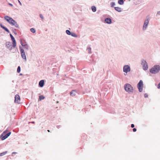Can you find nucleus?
Masks as SVG:
<instances>
[{
	"instance_id": "f257e3e1",
	"label": "nucleus",
	"mask_w": 160,
	"mask_h": 160,
	"mask_svg": "<svg viewBox=\"0 0 160 160\" xmlns=\"http://www.w3.org/2000/svg\"><path fill=\"white\" fill-rule=\"evenodd\" d=\"M159 70H160V66L159 65H155L149 70L150 72L154 74L158 73Z\"/></svg>"
},
{
	"instance_id": "f03ea898",
	"label": "nucleus",
	"mask_w": 160,
	"mask_h": 160,
	"mask_svg": "<svg viewBox=\"0 0 160 160\" xmlns=\"http://www.w3.org/2000/svg\"><path fill=\"white\" fill-rule=\"evenodd\" d=\"M124 88L125 90L129 93L132 92L133 89L132 87L129 83H126L124 85Z\"/></svg>"
},
{
	"instance_id": "7ed1b4c3",
	"label": "nucleus",
	"mask_w": 160,
	"mask_h": 160,
	"mask_svg": "<svg viewBox=\"0 0 160 160\" xmlns=\"http://www.w3.org/2000/svg\"><path fill=\"white\" fill-rule=\"evenodd\" d=\"M150 19L149 17H146L144 21V24L143 26L142 30L143 31H145L146 30L147 27L148 25Z\"/></svg>"
},
{
	"instance_id": "20e7f679",
	"label": "nucleus",
	"mask_w": 160,
	"mask_h": 160,
	"mask_svg": "<svg viewBox=\"0 0 160 160\" xmlns=\"http://www.w3.org/2000/svg\"><path fill=\"white\" fill-rule=\"evenodd\" d=\"M20 51L21 52V55L22 58L25 60V61H27V58L25 52V51L23 49L21 46L19 47Z\"/></svg>"
},
{
	"instance_id": "39448f33",
	"label": "nucleus",
	"mask_w": 160,
	"mask_h": 160,
	"mask_svg": "<svg viewBox=\"0 0 160 160\" xmlns=\"http://www.w3.org/2000/svg\"><path fill=\"white\" fill-rule=\"evenodd\" d=\"M141 65L143 69L144 70H147L148 68V66L146 61L144 59L142 60Z\"/></svg>"
},
{
	"instance_id": "423d86ee",
	"label": "nucleus",
	"mask_w": 160,
	"mask_h": 160,
	"mask_svg": "<svg viewBox=\"0 0 160 160\" xmlns=\"http://www.w3.org/2000/svg\"><path fill=\"white\" fill-rule=\"evenodd\" d=\"M143 85V84L142 81V80H140L137 85V87L139 91L140 92L142 91Z\"/></svg>"
},
{
	"instance_id": "0eeeda50",
	"label": "nucleus",
	"mask_w": 160,
	"mask_h": 160,
	"mask_svg": "<svg viewBox=\"0 0 160 160\" xmlns=\"http://www.w3.org/2000/svg\"><path fill=\"white\" fill-rule=\"evenodd\" d=\"M123 72L126 73L128 72H129L131 70V68L130 66L128 65H126L123 67Z\"/></svg>"
},
{
	"instance_id": "6e6552de",
	"label": "nucleus",
	"mask_w": 160,
	"mask_h": 160,
	"mask_svg": "<svg viewBox=\"0 0 160 160\" xmlns=\"http://www.w3.org/2000/svg\"><path fill=\"white\" fill-rule=\"evenodd\" d=\"M21 44L23 47V48L25 49L26 51H28L29 49V47L27 44L22 43L21 41Z\"/></svg>"
},
{
	"instance_id": "1a4fd4ad",
	"label": "nucleus",
	"mask_w": 160,
	"mask_h": 160,
	"mask_svg": "<svg viewBox=\"0 0 160 160\" xmlns=\"http://www.w3.org/2000/svg\"><path fill=\"white\" fill-rule=\"evenodd\" d=\"M11 134V132H9L5 135L3 136V135L2 134L0 136V138H1L2 140H3L7 138L8 137H9Z\"/></svg>"
},
{
	"instance_id": "9d476101",
	"label": "nucleus",
	"mask_w": 160,
	"mask_h": 160,
	"mask_svg": "<svg viewBox=\"0 0 160 160\" xmlns=\"http://www.w3.org/2000/svg\"><path fill=\"white\" fill-rule=\"evenodd\" d=\"M20 98L18 95H16L15 97L14 102L18 103H20Z\"/></svg>"
},
{
	"instance_id": "9b49d317",
	"label": "nucleus",
	"mask_w": 160,
	"mask_h": 160,
	"mask_svg": "<svg viewBox=\"0 0 160 160\" xmlns=\"http://www.w3.org/2000/svg\"><path fill=\"white\" fill-rule=\"evenodd\" d=\"M11 46V43L10 42H7L6 43V46L7 48L9 49L10 50H11L12 49V47Z\"/></svg>"
},
{
	"instance_id": "f8f14e48",
	"label": "nucleus",
	"mask_w": 160,
	"mask_h": 160,
	"mask_svg": "<svg viewBox=\"0 0 160 160\" xmlns=\"http://www.w3.org/2000/svg\"><path fill=\"white\" fill-rule=\"evenodd\" d=\"M105 22L108 24H110L112 23V21L111 19L109 18H106L105 19Z\"/></svg>"
},
{
	"instance_id": "ddd939ff",
	"label": "nucleus",
	"mask_w": 160,
	"mask_h": 160,
	"mask_svg": "<svg viewBox=\"0 0 160 160\" xmlns=\"http://www.w3.org/2000/svg\"><path fill=\"white\" fill-rule=\"evenodd\" d=\"M12 21V22L11 24L12 25L14 26L16 28H18V25L17 23L14 20H13V21Z\"/></svg>"
},
{
	"instance_id": "4468645a",
	"label": "nucleus",
	"mask_w": 160,
	"mask_h": 160,
	"mask_svg": "<svg viewBox=\"0 0 160 160\" xmlns=\"http://www.w3.org/2000/svg\"><path fill=\"white\" fill-rule=\"evenodd\" d=\"M44 84V80H41L39 83V86L40 87H43Z\"/></svg>"
},
{
	"instance_id": "2eb2a0df",
	"label": "nucleus",
	"mask_w": 160,
	"mask_h": 160,
	"mask_svg": "<svg viewBox=\"0 0 160 160\" xmlns=\"http://www.w3.org/2000/svg\"><path fill=\"white\" fill-rule=\"evenodd\" d=\"M115 9L119 12H121L122 11V9L119 7H114Z\"/></svg>"
},
{
	"instance_id": "dca6fc26",
	"label": "nucleus",
	"mask_w": 160,
	"mask_h": 160,
	"mask_svg": "<svg viewBox=\"0 0 160 160\" xmlns=\"http://www.w3.org/2000/svg\"><path fill=\"white\" fill-rule=\"evenodd\" d=\"M1 27L3 29H4L5 31L7 32H9V30L8 29V28H7L6 27H5L4 26H3L2 24H1L0 25Z\"/></svg>"
},
{
	"instance_id": "f3484780",
	"label": "nucleus",
	"mask_w": 160,
	"mask_h": 160,
	"mask_svg": "<svg viewBox=\"0 0 160 160\" xmlns=\"http://www.w3.org/2000/svg\"><path fill=\"white\" fill-rule=\"evenodd\" d=\"M118 3L120 5H123L124 4L123 0H119L118 1Z\"/></svg>"
},
{
	"instance_id": "a211bd4d",
	"label": "nucleus",
	"mask_w": 160,
	"mask_h": 160,
	"mask_svg": "<svg viewBox=\"0 0 160 160\" xmlns=\"http://www.w3.org/2000/svg\"><path fill=\"white\" fill-rule=\"evenodd\" d=\"M76 92L75 91H72L70 92V95L72 96H74L75 95Z\"/></svg>"
},
{
	"instance_id": "6ab92c4d",
	"label": "nucleus",
	"mask_w": 160,
	"mask_h": 160,
	"mask_svg": "<svg viewBox=\"0 0 160 160\" xmlns=\"http://www.w3.org/2000/svg\"><path fill=\"white\" fill-rule=\"evenodd\" d=\"M91 9L93 12H95L96 11V8L94 6H92L91 7Z\"/></svg>"
},
{
	"instance_id": "aec40b11",
	"label": "nucleus",
	"mask_w": 160,
	"mask_h": 160,
	"mask_svg": "<svg viewBox=\"0 0 160 160\" xmlns=\"http://www.w3.org/2000/svg\"><path fill=\"white\" fill-rule=\"evenodd\" d=\"M70 35H71L72 36L74 37H78L77 35L74 32L71 33V34Z\"/></svg>"
},
{
	"instance_id": "412c9836",
	"label": "nucleus",
	"mask_w": 160,
	"mask_h": 160,
	"mask_svg": "<svg viewBox=\"0 0 160 160\" xmlns=\"http://www.w3.org/2000/svg\"><path fill=\"white\" fill-rule=\"evenodd\" d=\"M87 50L88 51V52L89 53H92L91 52V48L89 47L87 48Z\"/></svg>"
},
{
	"instance_id": "4be33fe9",
	"label": "nucleus",
	"mask_w": 160,
	"mask_h": 160,
	"mask_svg": "<svg viewBox=\"0 0 160 160\" xmlns=\"http://www.w3.org/2000/svg\"><path fill=\"white\" fill-rule=\"evenodd\" d=\"M12 42H13V46H12V48H15L16 45V41L14 40V41H13Z\"/></svg>"
},
{
	"instance_id": "5701e85b",
	"label": "nucleus",
	"mask_w": 160,
	"mask_h": 160,
	"mask_svg": "<svg viewBox=\"0 0 160 160\" xmlns=\"http://www.w3.org/2000/svg\"><path fill=\"white\" fill-rule=\"evenodd\" d=\"M44 98V97L43 96H39V100L41 101Z\"/></svg>"
},
{
	"instance_id": "b1692460",
	"label": "nucleus",
	"mask_w": 160,
	"mask_h": 160,
	"mask_svg": "<svg viewBox=\"0 0 160 160\" xmlns=\"http://www.w3.org/2000/svg\"><path fill=\"white\" fill-rule=\"evenodd\" d=\"M4 19H5L7 21H9V19H10V17L8 16H5L4 17Z\"/></svg>"
},
{
	"instance_id": "393cba45",
	"label": "nucleus",
	"mask_w": 160,
	"mask_h": 160,
	"mask_svg": "<svg viewBox=\"0 0 160 160\" xmlns=\"http://www.w3.org/2000/svg\"><path fill=\"white\" fill-rule=\"evenodd\" d=\"M10 37L11 38V40H12V41L15 40L14 38V37L12 35V34H10Z\"/></svg>"
},
{
	"instance_id": "a878e982",
	"label": "nucleus",
	"mask_w": 160,
	"mask_h": 160,
	"mask_svg": "<svg viewBox=\"0 0 160 160\" xmlns=\"http://www.w3.org/2000/svg\"><path fill=\"white\" fill-rule=\"evenodd\" d=\"M66 33L68 35H70L71 34V32L70 31L68 30H66Z\"/></svg>"
},
{
	"instance_id": "bb28decb",
	"label": "nucleus",
	"mask_w": 160,
	"mask_h": 160,
	"mask_svg": "<svg viewBox=\"0 0 160 160\" xmlns=\"http://www.w3.org/2000/svg\"><path fill=\"white\" fill-rule=\"evenodd\" d=\"M13 19L11 18H10V19H9V21L8 22L11 24L12 22V21H13Z\"/></svg>"
},
{
	"instance_id": "cd10ccee",
	"label": "nucleus",
	"mask_w": 160,
	"mask_h": 160,
	"mask_svg": "<svg viewBox=\"0 0 160 160\" xmlns=\"http://www.w3.org/2000/svg\"><path fill=\"white\" fill-rule=\"evenodd\" d=\"M13 19L11 18H10V19H9V21L8 22L11 24L12 22V21H13Z\"/></svg>"
},
{
	"instance_id": "c85d7f7f",
	"label": "nucleus",
	"mask_w": 160,
	"mask_h": 160,
	"mask_svg": "<svg viewBox=\"0 0 160 160\" xmlns=\"http://www.w3.org/2000/svg\"><path fill=\"white\" fill-rule=\"evenodd\" d=\"M7 152L6 151V152H3L0 153V157L2 156L3 155L6 154L7 153Z\"/></svg>"
},
{
	"instance_id": "c756f323",
	"label": "nucleus",
	"mask_w": 160,
	"mask_h": 160,
	"mask_svg": "<svg viewBox=\"0 0 160 160\" xmlns=\"http://www.w3.org/2000/svg\"><path fill=\"white\" fill-rule=\"evenodd\" d=\"M115 5V3L114 2H112L110 3V5L111 7H113Z\"/></svg>"
},
{
	"instance_id": "7c9ffc66",
	"label": "nucleus",
	"mask_w": 160,
	"mask_h": 160,
	"mask_svg": "<svg viewBox=\"0 0 160 160\" xmlns=\"http://www.w3.org/2000/svg\"><path fill=\"white\" fill-rule=\"evenodd\" d=\"M30 30L31 32L32 33H34L36 32V30L34 28H31Z\"/></svg>"
},
{
	"instance_id": "2f4dec72",
	"label": "nucleus",
	"mask_w": 160,
	"mask_h": 160,
	"mask_svg": "<svg viewBox=\"0 0 160 160\" xmlns=\"http://www.w3.org/2000/svg\"><path fill=\"white\" fill-rule=\"evenodd\" d=\"M21 68L20 66H18V68L17 72L18 73H19L20 72Z\"/></svg>"
},
{
	"instance_id": "473e14b6",
	"label": "nucleus",
	"mask_w": 160,
	"mask_h": 160,
	"mask_svg": "<svg viewBox=\"0 0 160 160\" xmlns=\"http://www.w3.org/2000/svg\"><path fill=\"white\" fill-rule=\"evenodd\" d=\"M39 16H40V17L42 19H44V17L43 16V15L42 14H40L39 15Z\"/></svg>"
},
{
	"instance_id": "72a5a7b5",
	"label": "nucleus",
	"mask_w": 160,
	"mask_h": 160,
	"mask_svg": "<svg viewBox=\"0 0 160 160\" xmlns=\"http://www.w3.org/2000/svg\"><path fill=\"white\" fill-rule=\"evenodd\" d=\"M144 97H145V98H147V97H148V94H147L145 93V94H144Z\"/></svg>"
},
{
	"instance_id": "f704fd0d",
	"label": "nucleus",
	"mask_w": 160,
	"mask_h": 160,
	"mask_svg": "<svg viewBox=\"0 0 160 160\" xmlns=\"http://www.w3.org/2000/svg\"><path fill=\"white\" fill-rule=\"evenodd\" d=\"M137 131V129L136 128H133V132H135Z\"/></svg>"
},
{
	"instance_id": "c9c22d12",
	"label": "nucleus",
	"mask_w": 160,
	"mask_h": 160,
	"mask_svg": "<svg viewBox=\"0 0 160 160\" xmlns=\"http://www.w3.org/2000/svg\"><path fill=\"white\" fill-rule=\"evenodd\" d=\"M131 127L132 128H133L134 127V125L133 124H132L131 125Z\"/></svg>"
},
{
	"instance_id": "e433bc0d",
	"label": "nucleus",
	"mask_w": 160,
	"mask_h": 160,
	"mask_svg": "<svg viewBox=\"0 0 160 160\" xmlns=\"http://www.w3.org/2000/svg\"><path fill=\"white\" fill-rule=\"evenodd\" d=\"M158 88L160 89V82L158 84Z\"/></svg>"
},
{
	"instance_id": "4c0bfd02",
	"label": "nucleus",
	"mask_w": 160,
	"mask_h": 160,
	"mask_svg": "<svg viewBox=\"0 0 160 160\" xmlns=\"http://www.w3.org/2000/svg\"><path fill=\"white\" fill-rule=\"evenodd\" d=\"M7 132V130H6L5 131H4V132H3V133L2 134L3 135L4 134H5L6 132Z\"/></svg>"
},
{
	"instance_id": "58836bf2",
	"label": "nucleus",
	"mask_w": 160,
	"mask_h": 160,
	"mask_svg": "<svg viewBox=\"0 0 160 160\" xmlns=\"http://www.w3.org/2000/svg\"><path fill=\"white\" fill-rule=\"evenodd\" d=\"M18 1L19 3L20 4L21 6L22 5V3L21 2H20V1L19 0H18Z\"/></svg>"
},
{
	"instance_id": "ea45409f",
	"label": "nucleus",
	"mask_w": 160,
	"mask_h": 160,
	"mask_svg": "<svg viewBox=\"0 0 160 160\" xmlns=\"http://www.w3.org/2000/svg\"><path fill=\"white\" fill-rule=\"evenodd\" d=\"M157 14L158 15H160V11H158L157 12Z\"/></svg>"
},
{
	"instance_id": "a19ab883",
	"label": "nucleus",
	"mask_w": 160,
	"mask_h": 160,
	"mask_svg": "<svg viewBox=\"0 0 160 160\" xmlns=\"http://www.w3.org/2000/svg\"><path fill=\"white\" fill-rule=\"evenodd\" d=\"M16 153H17V152H13L12 153V155L13 154H16Z\"/></svg>"
},
{
	"instance_id": "79ce46f5",
	"label": "nucleus",
	"mask_w": 160,
	"mask_h": 160,
	"mask_svg": "<svg viewBox=\"0 0 160 160\" xmlns=\"http://www.w3.org/2000/svg\"><path fill=\"white\" fill-rule=\"evenodd\" d=\"M9 5H10V6H13V5L12 4L10 3H9Z\"/></svg>"
},
{
	"instance_id": "37998d69",
	"label": "nucleus",
	"mask_w": 160,
	"mask_h": 160,
	"mask_svg": "<svg viewBox=\"0 0 160 160\" xmlns=\"http://www.w3.org/2000/svg\"><path fill=\"white\" fill-rule=\"evenodd\" d=\"M57 127L58 128H59V126H57Z\"/></svg>"
},
{
	"instance_id": "c03bdc74",
	"label": "nucleus",
	"mask_w": 160,
	"mask_h": 160,
	"mask_svg": "<svg viewBox=\"0 0 160 160\" xmlns=\"http://www.w3.org/2000/svg\"><path fill=\"white\" fill-rule=\"evenodd\" d=\"M14 33H15V34H16V35L17 34V33H16V32H14Z\"/></svg>"
},
{
	"instance_id": "a18cd8bd",
	"label": "nucleus",
	"mask_w": 160,
	"mask_h": 160,
	"mask_svg": "<svg viewBox=\"0 0 160 160\" xmlns=\"http://www.w3.org/2000/svg\"><path fill=\"white\" fill-rule=\"evenodd\" d=\"M48 132H50V131H49V130H48Z\"/></svg>"
},
{
	"instance_id": "49530a36",
	"label": "nucleus",
	"mask_w": 160,
	"mask_h": 160,
	"mask_svg": "<svg viewBox=\"0 0 160 160\" xmlns=\"http://www.w3.org/2000/svg\"><path fill=\"white\" fill-rule=\"evenodd\" d=\"M59 102L58 101H57V103H58Z\"/></svg>"
},
{
	"instance_id": "de8ad7c7",
	"label": "nucleus",
	"mask_w": 160,
	"mask_h": 160,
	"mask_svg": "<svg viewBox=\"0 0 160 160\" xmlns=\"http://www.w3.org/2000/svg\"><path fill=\"white\" fill-rule=\"evenodd\" d=\"M124 74L125 75H126V74H125V73H124Z\"/></svg>"
},
{
	"instance_id": "09e8293b",
	"label": "nucleus",
	"mask_w": 160,
	"mask_h": 160,
	"mask_svg": "<svg viewBox=\"0 0 160 160\" xmlns=\"http://www.w3.org/2000/svg\"><path fill=\"white\" fill-rule=\"evenodd\" d=\"M32 123H34V122H32Z\"/></svg>"
}]
</instances>
